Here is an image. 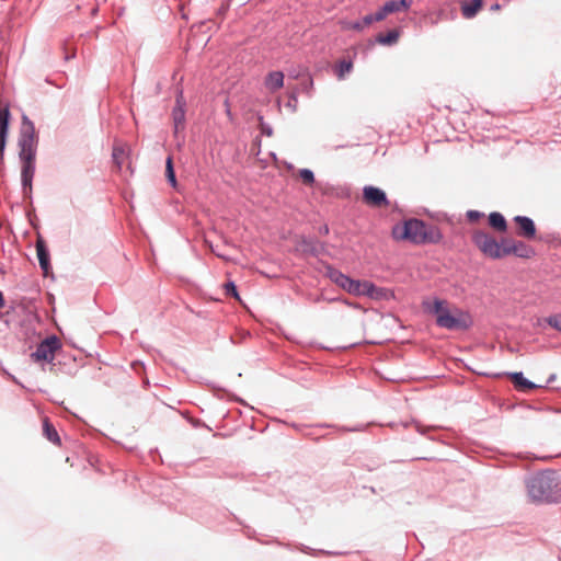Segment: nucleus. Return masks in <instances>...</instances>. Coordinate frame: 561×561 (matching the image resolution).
Here are the masks:
<instances>
[{
  "label": "nucleus",
  "mask_w": 561,
  "mask_h": 561,
  "mask_svg": "<svg viewBox=\"0 0 561 561\" xmlns=\"http://www.w3.org/2000/svg\"><path fill=\"white\" fill-rule=\"evenodd\" d=\"M391 238L397 242L413 245L439 244L444 240L440 228L419 217H407L391 228Z\"/></svg>",
  "instance_id": "obj_1"
},
{
  "label": "nucleus",
  "mask_w": 561,
  "mask_h": 561,
  "mask_svg": "<svg viewBox=\"0 0 561 561\" xmlns=\"http://www.w3.org/2000/svg\"><path fill=\"white\" fill-rule=\"evenodd\" d=\"M422 307L425 312L435 318L438 328L449 331H467L473 325L471 313L458 306H450L446 299L434 297L424 300Z\"/></svg>",
  "instance_id": "obj_2"
},
{
  "label": "nucleus",
  "mask_w": 561,
  "mask_h": 561,
  "mask_svg": "<svg viewBox=\"0 0 561 561\" xmlns=\"http://www.w3.org/2000/svg\"><path fill=\"white\" fill-rule=\"evenodd\" d=\"M527 493L534 503H561V488L558 472L554 469H543L526 480Z\"/></svg>",
  "instance_id": "obj_3"
},
{
  "label": "nucleus",
  "mask_w": 561,
  "mask_h": 561,
  "mask_svg": "<svg viewBox=\"0 0 561 561\" xmlns=\"http://www.w3.org/2000/svg\"><path fill=\"white\" fill-rule=\"evenodd\" d=\"M21 163V188L23 199L26 203L25 215L30 225L35 228L37 216L33 206V180L36 170L37 145L19 147Z\"/></svg>",
  "instance_id": "obj_4"
},
{
  "label": "nucleus",
  "mask_w": 561,
  "mask_h": 561,
  "mask_svg": "<svg viewBox=\"0 0 561 561\" xmlns=\"http://www.w3.org/2000/svg\"><path fill=\"white\" fill-rule=\"evenodd\" d=\"M62 344L56 334H49L36 344V350L30 354L33 363L41 365L43 368L46 364L50 365V371L56 370L57 364L54 363L56 353L61 350Z\"/></svg>",
  "instance_id": "obj_5"
},
{
  "label": "nucleus",
  "mask_w": 561,
  "mask_h": 561,
  "mask_svg": "<svg viewBox=\"0 0 561 561\" xmlns=\"http://www.w3.org/2000/svg\"><path fill=\"white\" fill-rule=\"evenodd\" d=\"M322 266L324 268L323 275L329 278L333 284H335L339 288L343 289L347 294L355 296L359 291V279L353 278L348 274L343 273L341 270L336 268L329 262L322 261Z\"/></svg>",
  "instance_id": "obj_6"
},
{
  "label": "nucleus",
  "mask_w": 561,
  "mask_h": 561,
  "mask_svg": "<svg viewBox=\"0 0 561 561\" xmlns=\"http://www.w3.org/2000/svg\"><path fill=\"white\" fill-rule=\"evenodd\" d=\"M471 241L484 256L499 260L500 241L494 236L484 230H476Z\"/></svg>",
  "instance_id": "obj_7"
},
{
  "label": "nucleus",
  "mask_w": 561,
  "mask_h": 561,
  "mask_svg": "<svg viewBox=\"0 0 561 561\" xmlns=\"http://www.w3.org/2000/svg\"><path fill=\"white\" fill-rule=\"evenodd\" d=\"M173 131L176 135L185 129L186 124V99L182 87H176L175 102L171 111Z\"/></svg>",
  "instance_id": "obj_8"
},
{
  "label": "nucleus",
  "mask_w": 561,
  "mask_h": 561,
  "mask_svg": "<svg viewBox=\"0 0 561 561\" xmlns=\"http://www.w3.org/2000/svg\"><path fill=\"white\" fill-rule=\"evenodd\" d=\"M514 224V233L528 241L541 240L538 237V230L535 220L525 215H516L512 219Z\"/></svg>",
  "instance_id": "obj_9"
},
{
  "label": "nucleus",
  "mask_w": 561,
  "mask_h": 561,
  "mask_svg": "<svg viewBox=\"0 0 561 561\" xmlns=\"http://www.w3.org/2000/svg\"><path fill=\"white\" fill-rule=\"evenodd\" d=\"M362 201L369 207L380 208L389 207L390 201L387 193L375 185L368 184L362 188Z\"/></svg>",
  "instance_id": "obj_10"
},
{
  "label": "nucleus",
  "mask_w": 561,
  "mask_h": 561,
  "mask_svg": "<svg viewBox=\"0 0 561 561\" xmlns=\"http://www.w3.org/2000/svg\"><path fill=\"white\" fill-rule=\"evenodd\" d=\"M38 145V134L35 129L33 121L26 115L22 114L21 128L18 139V146H34Z\"/></svg>",
  "instance_id": "obj_11"
},
{
  "label": "nucleus",
  "mask_w": 561,
  "mask_h": 561,
  "mask_svg": "<svg viewBox=\"0 0 561 561\" xmlns=\"http://www.w3.org/2000/svg\"><path fill=\"white\" fill-rule=\"evenodd\" d=\"M35 248H36L38 264L42 270L43 276L44 277L50 276L51 278H54L55 276H54L53 265H51V260H50V251H49V248H48L46 241L44 240V238L41 234L38 236V238L36 240Z\"/></svg>",
  "instance_id": "obj_12"
},
{
  "label": "nucleus",
  "mask_w": 561,
  "mask_h": 561,
  "mask_svg": "<svg viewBox=\"0 0 561 561\" xmlns=\"http://www.w3.org/2000/svg\"><path fill=\"white\" fill-rule=\"evenodd\" d=\"M11 112L9 106L0 107V163H3L4 152L7 148L9 131H10V123H11Z\"/></svg>",
  "instance_id": "obj_13"
},
{
  "label": "nucleus",
  "mask_w": 561,
  "mask_h": 561,
  "mask_svg": "<svg viewBox=\"0 0 561 561\" xmlns=\"http://www.w3.org/2000/svg\"><path fill=\"white\" fill-rule=\"evenodd\" d=\"M299 247L304 254L310 255L312 257H318L321 254L328 253L325 243L319 241L314 237L302 236L299 241Z\"/></svg>",
  "instance_id": "obj_14"
},
{
  "label": "nucleus",
  "mask_w": 561,
  "mask_h": 561,
  "mask_svg": "<svg viewBox=\"0 0 561 561\" xmlns=\"http://www.w3.org/2000/svg\"><path fill=\"white\" fill-rule=\"evenodd\" d=\"M504 374L513 381L515 388L518 390H535L542 387V385H537L526 378L523 371H505Z\"/></svg>",
  "instance_id": "obj_15"
},
{
  "label": "nucleus",
  "mask_w": 561,
  "mask_h": 561,
  "mask_svg": "<svg viewBox=\"0 0 561 561\" xmlns=\"http://www.w3.org/2000/svg\"><path fill=\"white\" fill-rule=\"evenodd\" d=\"M316 187L324 196H335L339 198H348L351 196L348 187L335 186L329 182H318Z\"/></svg>",
  "instance_id": "obj_16"
},
{
  "label": "nucleus",
  "mask_w": 561,
  "mask_h": 561,
  "mask_svg": "<svg viewBox=\"0 0 561 561\" xmlns=\"http://www.w3.org/2000/svg\"><path fill=\"white\" fill-rule=\"evenodd\" d=\"M400 36H401V28L394 27V28L388 30L386 33H378L371 41V44L376 43L381 46L390 47L398 43Z\"/></svg>",
  "instance_id": "obj_17"
},
{
  "label": "nucleus",
  "mask_w": 561,
  "mask_h": 561,
  "mask_svg": "<svg viewBox=\"0 0 561 561\" xmlns=\"http://www.w3.org/2000/svg\"><path fill=\"white\" fill-rule=\"evenodd\" d=\"M285 75L280 70L270 71L264 79V84L271 92H277L284 87Z\"/></svg>",
  "instance_id": "obj_18"
},
{
  "label": "nucleus",
  "mask_w": 561,
  "mask_h": 561,
  "mask_svg": "<svg viewBox=\"0 0 561 561\" xmlns=\"http://www.w3.org/2000/svg\"><path fill=\"white\" fill-rule=\"evenodd\" d=\"M484 0H465L461 2L460 10L465 19H473L483 8Z\"/></svg>",
  "instance_id": "obj_19"
},
{
  "label": "nucleus",
  "mask_w": 561,
  "mask_h": 561,
  "mask_svg": "<svg viewBox=\"0 0 561 561\" xmlns=\"http://www.w3.org/2000/svg\"><path fill=\"white\" fill-rule=\"evenodd\" d=\"M42 430H43V436L48 442H50L51 444H54L56 446H61V438H60V436L58 434L57 428L51 423L49 417L46 416V417L43 419Z\"/></svg>",
  "instance_id": "obj_20"
},
{
  "label": "nucleus",
  "mask_w": 561,
  "mask_h": 561,
  "mask_svg": "<svg viewBox=\"0 0 561 561\" xmlns=\"http://www.w3.org/2000/svg\"><path fill=\"white\" fill-rule=\"evenodd\" d=\"M514 256L518 259L529 260L536 256L537 252L534 247L527 244L523 240L514 239Z\"/></svg>",
  "instance_id": "obj_21"
},
{
  "label": "nucleus",
  "mask_w": 561,
  "mask_h": 561,
  "mask_svg": "<svg viewBox=\"0 0 561 561\" xmlns=\"http://www.w3.org/2000/svg\"><path fill=\"white\" fill-rule=\"evenodd\" d=\"M164 175H165V180H167L168 184L173 190H175L176 192H181V186H180L178 178H176V173H175V168H174V162H173V157L172 156H168L167 159H165Z\"/></svg>",
  "instance_id": "obj_22"
},
{
  "label": "nucleus",
  "mask_w": 561,
  "mask_h": 561,
  "mask_svg": "<svg viewBox=\"0 0 561 561\" xmlns=\"http://www.w3.org/2000/svg\"><path fill=\"white\" fill-rule=\"evenodd\" d=\"M488 221L490 227L499 232L504 233L508 229L507 220L500 211H491L488 215Z\"/></svg>",
  "instance_id": "obj_23"
},
{
  "label": "nucleus",
  "mask_w": 561,
  "mask_h": 561,
  "mask_svg": "<svg viewBox=\"0 0 561 561\" xmlns=\"http://www.w3.org/2000/svg\"><path fill=\"white\" fill-rule=\"evenodd\" d=\"M414 0H388L383 4L387 8L388 14L399 12H407L411 9Z\"/></svg>",
  "instance_id": "obj_24"
},
{
  "label": "nucleus",
  "mask_w": 561,
  "mask_h": 561,
  "mask_svg": "<svg viewBox=\"0 0 561 561\" xmlns=\"http://www.w3.org/2000/svg\"><path fill=\"white\" fill-rule=\"evenodd\" d=\"M354 69V62L351 58H343L334 66V75L339 80H344Z\"/></svg>",
  "instance_id": "obj_25"
},
{
  "label": "nucleus",
  "mask_w": 561,
  "mask_h": 561,
  "mask_svg": "<svg viewBox=\"0 0 561 561\" xmlns=\"http://www.w3.org/2000/svg\"><path fill=\"white\" fill-rule=\"evenodd\" d=\"M370 299L376 301H389L396 299L394 290L375 285Z\"/></svg>",
  "instance_id": "obj_26"
},
{
  "label": "nucleus",
  "mask_w": 561,
  "mask_h": 561,
  "mask_svg": "<svg viewBox=\"0 0 561 561\" xmlns=\"http://www.w3.org/2000/svg\"><path fill=\"white\" fill-rule=\"evenodd\" d=\"M514 239L510 237L501 238L499 260H502L508 255H514Z\"/></svg>",
  "instance_id": "obj_27"
},
{
  "label": "nucleus",
  "mask_w": 561,
  "mask_h": 561,
  "mask_svg": "<svg viewBox=\"0 0 561 561\" xmlns=\"http://www.w3.org/2000/svg\"><path fill=\"white\" fill-rule=\"evenodd\" d=\"M325 300L330 304L332 302H340V304H343L352 309H356V310H363L364 311V308L362 307L360 304L354 301V300H351L344 296H335V297H321V298H318V301L319 300Z\"/></svg>",
  "instance_id": "obj_28"
},
{
  "label": "nucleus",
  "mask_w": 561,
  "mask_h": 561,
  "mask_svg": "<svg viewBox=\"0 0 561 561\" xmlns=\"http://www.w3.org/2000/svg\"><path fill=\"white\" fill-rule=\"evenodd\" d=\"M373 23H375V21H374L371 14L368 13L358 20L352 21L348 25V28L356 31V32H362L366 27L370 26Z\"/></svg>",
  "instance_id": "obj_29"
},
{
  "label": "nucleus",
  "mask_w": 561,
  "mask_h": 561,
  "mask_svg": "<svg viewBox=\"0 0 561 561\" xmlns=\"http://www.w3.org/2000/svg\"><path fill=\"white\" fill-rule=\"evenodd\" d=\"M300 80V84L297 85L299 88V92L301 91L302 93L307 94L310 98L312 95L314 85V81L311 73L307 72L305 77H302Z\"/></svg>",
  "instance_id": "obj_30"
},
{
  "label": "nucleus",
  "mask_w": 561,
  "mask_h": 561,
  "mask_svg": "<svg viewBox=\"0 0 561 561\" xmlns=\"http://www.w3.org/2000/svg\"><path fill=\"white\" fill-rule=\"evenodd\" d=\"M298 176L302 181V183L308 186H316L318 183L314 176V172L309 168L299 169Z\"/></svg>",
  "instance_id": "obj_31"
},
{
  "label": "nucleus",
  "mask_w": 561,
  "mask_h": 561,
  "mask_svg": "<svg viewBox=\"0 0 561 561\" xmlns=\"http://www.w3.org/2000/svg\"><path fill=\"white\" fill-rule=\"evenodd\" d=\"M210 387H211V390H213L214 394L216 397H218L219 399H224L225 397H227L230 400H233V401H237V402H240V403L244 404L243 399L237 397L236 394L230 393L229 390H227L226 388L216 386L214 383H211Z\"/></svg>",
  "instance_id": "obj_32"
},
{
  "label": "nucleus",
  "mask_w": 561,
  "mask_h": 561,
  "mask_svg": "<svg viewBox=\"0 0 561 561\" xmlns=\"http://www.w3.org/2000/svg\"><path fill=\"white\" fill-rule=\"evenodd\" d=\"M375 285L376 284L371 280L359 279V290H358L359 293L356 294L355 296L356 297L364 296V297H367L370 299Z\"/></svg>",
  "instance_id": "obj_33"
},
{
  "label": "nucleus",
  "mask_w": 561,
  "mask_h": 561,
  "mask_svg": "<svg viewBox=\"0 0 561 561\" xmlns=\"http://www.w3.org/2000/svg\"><path fill=\"white\" fill-rule=\"evenodd\" d=\"M224 293L228 298H234L237 300H241L238 286L233 280H228L224 284Z\"/></svg>",
  "instance_id": "obj_34"
},
{
  "label": "nucleus",
  "mask_w": 561,
  "mask_h": 561,
  "mask_svg": "<svg viewBox=\"0 0 561 561\" xmlns=\"http://www.w3.org/2000/svg\"><path fill=\"white\" fill-rule=\"evenodd\" d=\"M256 118L259 122V129H260V134H261L260 136L272 137L274 130H273V127L271 126V124H268L264 121V116L261 113L256 114Z\"/></svg>",
  "instance_id": "obj_35"
},
{
  "label": "nucleus",
  "mask_w": 561,
  "mask_h": 561,
  "mask_svg": "<svg viewBox=\"0 0 561 561\" xmlns=\"http://www.w3.org/2000/svg\"><path fill=\"white\" fill-rule=\"evenodd\" d=\"M23 333L25 335V339L28 341V350H32L33 345L35 344V340L38 339L41 334L37 333L36 329L33 325L24 327Z\"/></svg>",
  "instance_id": "obj_36"
},
{
  "label": "nucleus",
  "mask_w": 561,
  "mask_h": 561,
  "mask_svg": "<svg viewBox=\"0 0 561 561\" xmlns=\"http://www.w3.org/2000/svg\"><path fill=\"white\" fill-rule=\"evenodd\" d=\"M545 322L553 330L561 332V312L552 313L546 317Z\"/></svg>",
  "instance_id": "obj_37"
},
{
  "label": "nucleus",
  "mask_w": 561,
  "mask_h": 561,
  "mask_svg": "<svg viewBox=\"0 0 561 561\" xmlns=\"http://www.w3.org/2000/svg\"><path fill=\"white\" fill-rule=\"evenodd\" d=\"M298 93V87H294V89L288 92V101L286 103V107L290 108L293 112L297 110Z\"/></svg>",
  "instance_id": "obj_38"
},
{
  "label": "nucleus",
  "mask_w": 561,
  "mask_h": 561,
  "mask_svg": "<svg viewBox=\"0 0 561 561\" xmlns=\"http://www.w3.org/2000/svg\"><path fill=\"white\" fill-rule=\"evenodd\" d=\"M125 151L121 147H114L112 152V161L116 165L118 170L122 169V157L124 156Z\"/></svg>",
  "instance_id": "obj_39"
},
{
  "label": "nucleus",
  "mask_w": 561,
  "mask_h": 561,
  "mask_svg": "<svg viewBox=\"0 0 561 561\" xmlns=\"http://www.w3.org/2000/svg\"><path fill=\"white\" fill-rule=\"evenodd\" d=\"M250 336V332L245 330H239L230 336L232 344H241Z\"/></svg>",
  "instance_id": "obj_40"
},
{
  "label": "nucleus",
  "mask_w": 561,
  "mask_h": 561,
  "mask_svg": "<svg viewBox=\"0 0 561 561\" xmlns=\"http://www.w3.org/2000/svg\"><path fill=\"white\" fill-rule=\"evenodd\" d=\"M318 427H335L336 430L341 431V432H360L364 430V425H356V426H353V427H350V426H335V425H330V424H327V423H323V424H319L317 425Z\"/></svg>",
  "instance_id": "obj_41"
},
{
  "label": "nucleus",
  "mask_w": 561,
  "mask_h": 561,
  "mask_svg": "<svg viewBox=\"0 0 561 561\" xmlns=\"http://www.w3.org/2000/svg\"><path fill=\"white\" fill-rule=\"evenodd\" d=\"M370 14L375 22H381L389 15L385 4L380 5L376 12Z\"/></svg>",
  "instance_id": "obj_42"
},
{
  "label": "nucleus",
  "mask_w": 561,
  "mask_h": 561,
  "mask_svg": "<svg viewBox=\"0 0 561 561\" xmlns=\"http://www.w3.org/2000/svg\"><path fill=\"white\" fill-rule=\"evenodd\" d=\"M484 217V213L477 209H469L466 213V218L469 222H476Z\"/></svg>",
  "instance_id": "obj_43"
},
{
  "label": "nucleus",
  "mask_w": 561,
  "mask_h": 561,
  "mask_svg": "<svg viewBox=\"0 0 561 561\" xmlns=\"http://www.w3.org/2000/svg\"><path fill=\"white\" fill-rule=\"evenodd\" d=\"M309 72L307 68H291L288 70V77L294 80H299Z\"/></svg>",
  "instance_id": "obj_44"
},
{
  "label": "nucleus",
  "mask_w": 561,
  "mask_h": 561,
  "mask_svg": "<svg viewBox=\"0 0 561 561\" xmlns=\"http://www.w3.org/2000/svg\"><path fill=\"white\" fill-rule=\"evenodd\" d=\"M261 146H262V140H261V136H256L253 140V149L255 150L254 151V154L255 156H259L260 152H261Z\"/></svg>",
  "instance_id": "obj_45"
},
{
  "label": "nucleus",
  "mask_w": 561,
  "mask_h": 561,
  "mask_svg": "<svg viewBox=\"0 0 561 561\" xmlns=\"http://www.w3.org/2000/svg\"><path fill=\"white\" fill-rule=\"evenodd\" d=\"M432 427H427V426H424L423 424H421L420 422H415V430L419 434L421 435H424L426 436L427 435V432L428 430H431Z\"/></svg>",
  "instance_id": "obj_46"
},
{
  "label": "nucleus",
  "mask_w": 561,
  "mask_h": 561,
  "mask_svg": "<svg viewBox=\"0 0 561 561\" xmlns=\"http://www.w3.org/2000/svg\"><path fill=\"white\" fill-rule=\"evenodd\" d=\"M224 105H225V113H226L228 119L230 122H232L233 121V114H232L231 108H230L229 99L225 100Z\"/></svg>",
  "instance_id": "obj_47"
},
{
  "label": "nucleus",
  "mask_w": 561,
  "mask_h": 561,
  "mask_svg": "<svg viewBox=\"0 0 561 561\" xmlns=\"http://www.w3.org/2000/svg\"><path fill=\"white\" fill-rule=\"evenodd\" d=\"M191 423L196 428L206 427L208 431H211V428L208 425H206L205 422L201 419H195Z\"/></svg>",
  "instance_id": "obj_48"
},
{
  "label": "nucleus",
  "mask_w": 561,
  "mask_h": 561,
  "mask_svg": "<svg viewBox=\"0 0 561 561\" xmlns=\"http://www.w3.org/2000/svg\"><path fill=\"white\" fill-rule=\"evenodd\" d=\"M504 373L505 371H503V373H479V375L484 376V377H490V378H501L503 376H506Z\"/></svg>",
  "instance_id": "obj_49"
},
{
  "label": "nucleus",
  "mask_w": 561,
  "mask_h": 561,
  "mask_svg": "<svg viewBox=\"0 0 561 561\" xmlns=\"http://www.w3.org/2000/svg\"><path fill=\"white\" fill-rule=\"evenodd\" d=\"M556 379H557V374H554V373H553V374H550V375H549V377H548V379H547L546 385H543L541 388H546V387H548V386H549V385H551L553 381H556Z\"/></svg>",
  "instance_id": "obj_50"
},
{
  "label": "nucleus",
  "mask_w": 561,
  "mask_h": 561,
  "mask_svg": "<svg viewBox=\"0 0 561 561\" xmlns=\"http://www.w3.org/2000/svg\"><path fill=\"white\" fill-rule=\"evenodd\" d=\"M330 232V228L328 225H322L320 228H319V233L322 234V236H327L329 234Z\"/></svg>",
  "instance_id": "obj_51"
},
{
  "label": "nucleus",
  "mask_w": 561,
  "mask_h": 561,
  "mask_svg": "<svg viewBox=\"0 0 561 561\" xmlns=\"http://www.w3.org/2000/svg\"><path fill=\"white\" fill-rule=\"evenodd\" d=\"M228 9H229V4H221V7L218 9V14L225 15L226 12L228 11Z\"/></svg>",
  "instance_id": "obj_52"
},
{
  "label": "nucleus",
  "mask_w": 561,
  "mask_h": 561,
  "mask_svg": "<svg viewBox=\"0 0 561 561\" xmlns=\"http://www.w3.org/2000/svg\"><path fill=\"white\" fill-rule=\"evenodd\" d=\"M131 367H133L135 370H137V369H138V367H140V368H145V365H144V363H142V362L135 360V362H133Z\"/></svg>",
  "instance_id": "obj_53"
},
{
  "label": "nucleus",
  "mask_w": 561,
  "mask_h": 561,
  "mask_svg": "<svg viewBox=\"0 0 561 561\" xmlns=\"http://www.w3.org/2000/svg\"><path fill=\"white\" fill-rule=\"evenodd\" d=\"M5 307V298L3 293L0 290V310Z\"/></svg>",
  "instance_id": "obj_54"
},
{
  "label": "nucleus",
  "mask_w": 561,
  "mask_h": 561,
  "mask_svg": "<svg viewBox=\"0 0 561 561\" xmlns=\"http://www.w3.org/2000/svg\"><path fill=\"white\" fill-rule=\"evenodd\" d=\"M501 9V4L499 2H495L493 3L491 7H490V10L491 11H497Z\"/></svg>",
  "instance_id": "obj_55"
},
{
  "label": "nucleus",
  "mask_w": 561,
  "mask_h": 561,
  "mask_svg": "<svg viewBox=\"0 0 561 561\" xmlns=\"http://www.w3.org/2000/svg\"><path fill=\"white\" fill-rule=\"evenodd\" d=\"M356 345H357V343H353V344H351V345H348V346H343V347H341V348L345 351V350H348V348L354 347V346H356Z\"/></svg>",
  "instance_id": "obj_56"
},
{
  "label": "nucleus",
  "mask_w": 561,
  "mask_h": 561,
  "mask_svg": "<svg viewBox=\"0 0 561 561\" xmlns=\"http://www.w3.org/2000/svg\"><path fill=\"white\" fill-rule=\"evenodd\" d=\"M327 553L333 554V556H343L344 554V552H329V551Z\"/></svg>",
  "instance_id": "obj_57"
},
{
  "label": "nucleus",
  "mask_w": 561,
  "mask_h": 561,
  "mask_svg": "<svg viewBox=\"0 0 561 561\" xmlns=\"http://www.w3.org/2000/svg\"><path fill=\"white\" fill-rule=\"evenodd\" d=\"M270 157L273 158L274 160H277V156L275 152L271 151L270 152Z\"/></svg>",
  "instance_id": "obj_58"
},
{
  "label": "nucleus",
  "mask_w": 561,
  "mask_h": 561,
  "mask_svg": "<svg viewBox=\"0 0 561 561\" xmlns=\"http://www.w3.org/2000/svg\"><path fill=\"white\" fill-rule=\"evenodd\" d=\"M10 378H11L15 383H19L14 376L10 375Z\"/></svg>",
  "instance_id": "obj_59"
},
{
  "label": "nucleus",
  "mask_w": 561,
  "mask_h": 561,
  "mask_svg": "<svg viewBox=\"0 0 561 561\" xmlns=\"http://www.w3.org/2000/svg\"><path fill=\"white\" fill-rule=\"evenodd\" d=\"M427 437H428V439H431V440H436V437H434V436H427Z\"/></svg>",
  "instance_id": "obj_60"
},
{
  "label": "nucleus",
  "mask_w": 561,
  "mask_h": 561,
  "mask_svg": "<svg viewBox=\"0 0 561 561\" xmlns=\"http://www.w3.org/2000/svg\"><path fill=\"white\" fill-rule=\"evenodd\" d=\"M229 515H230V516H233V518H234L236 520H238V518L233 515V513H232V512H229Z\"/></svg>",
  "instance_id": "obj_61"
},
{
  "label": "nucleus",
  "mask_w": 561,
  "mask_h": 561,
  "mask_svg": "<svg viewBox=\"0 0 561 561\" xmlns=\"http://www.w3.org/2000/svg\"><path fill=\"white\" fill-rule=\"evenodd\" d=\"M229 515H230V516H233V518H234L236 520H238V518L233 515V513H232V512H229Z\"/></svg>",
  "instance_id": "obj_62"
},
{
  "label": "nucleus",
  "mask_w": 561,
  "mask_h": 561,
  "mask_svg": "<svg viewBox=\"0 0 561 561\" xmlns=\"http://www.w3.org/2000/svg\"><path fill=\"white\" fill-rule=\"evenodd\" d=\"M247 534L249 535V531L251 530L250 526H247Z\"/></svg>",
  "instance_id": "obj_63"
}]
</instances>
